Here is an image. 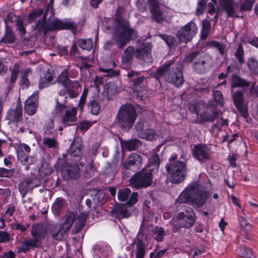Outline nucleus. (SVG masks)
Returning a JSON list of instances; mask_svg holds the SVG:
<instances>
[{"mask_svg":"<svg viewBox=\"0 0 258 258\" xmlns=\"http://www.w3.org/2000/svg\"><path fill=\"white\" fill-rule=\"evenodd\" d=\"M40 184V180L37 178L26 179L19 184V190L23 198L33 188L39 186Z\"/></svg>","mask_w":258,"mask_h":258,"instance_id":"15","label":"nucleus"},{"mask_svg":"<svg viewBox=\"0 0 258 258\" xmlns=\"http://www.w3.org/2000/svg\"><path fill=\"white\" fill-rule=\"evenodd\" d=\"M20 66L18 63H15L13 67L10 69L11 71V75L10 77V82L11 83H15L19 72Z\"/></svg>","mask_w":258,"mask_h":258,"instance_id":"47","label":"nucleus"},{"mask_svg":"<svg viewBox=\"0 0 258 258\" xmlns=\"http://www.w3.org/2000/svg\"><path fill=\"white\" fill-rule=\"evenodd\" d=\"M198 30L197 25L191 21L177 31L176 36L180 42L187 43L192 40L197 33Z\"/></svg>","mask_w":258,"mask_h":258,"instance_id":"10","label":"nucleus"},{"mask_svg":"<svg viewBox=\"0 0 258 258\" xmlns=\"http://www.w3.org/2000/svg\"><path fill=\"white\" fill-rule=\"evenodd\" d=\"M40 241L36 237H33L25 240L23 243V246L27 247V248L30 247H36L38 245V243Z\"/></svg>","mask_w":258,"mask_h":258,"instance_id":"50","label":"nucleus"},{"mask_svg":"<svg viewBox=\"0 0 258 258\" xmlns=\"http://www.w3.org/2000/svg\"><path fill=\"white\" fill-rule=\"evenodd\" d=\"M96 169L93 166V161L91 160L85 168V175L86 177H90L94 175Z\"/></svg>","mask_w":258,"mask_h":258,"instance_id":"49","label":"nucleus"},{"mask_svg":"<svg viewBox=\"0 0 258 258\" xmlns=\"http://www.w3.org/2000/svg\"><path fill=\"white\" fill-rule=\"evenodd\" d=\"M177 218L179 220H184V223L182 224L184 227L189 228L192 226L195 221V214L191 208H187L185 209V213L180 212Z\"/></svg>","mask_w":258,"mask_h":258,"instance_id":"17","label":"nucleus"},{"mask_svg":"<svg viewBox=\"0 0 258 258\" xmlns=\"http://www.w3.org/2000/svg\"><path fill=\"white\" fill-rule=\"evenodd\" d=\"M206 47L208 48L214 47L217 49L221 54H223L225 52L224 45H221L218 42L216 41H211L208 42L206 44Z\"/></svg>","mask_w":258,"mask_h":258,"instance_id":"45","label":"nucleus"},{"mask_svg":"<svg viewBox=\"0 0 258 258\" xmlns=\"http://www.w3.org/2000/svg\"><path fill=\"white\" fill-rule=\"evenodd\" d=\"M13 172L12 170H8L5 168H0V176L3 177H10L13 175Z\"/></svg>","mask_w":258,"mask_h":258,"instance_id":"62","label":"nucleus"},{"mask_svg":"<svg viewBox=\"0 0 258 258\" xmlns=\"http://www.w3.org/2000/svg\"><path fill=\"white\" fill-rule=\"evenodd\" d=\"M66 201L61 198H57L52 206V211L55 215H58L60 211L64 208Z\"/></svg>","mask_w":258,"mask_h":258,"instance_id":"33","label":"nucleus"},{"mask_svg":"<svg viewBox=\"0 0 258 258\" xmlns=\"http://www.w3.org/2000/svg\"><path fill=\"white\" fill-rule=\"evenodd\" d=\"M205 0H199L196 9V13L198 15L202 14L205 9Z\"/></svg>","mask_w":258,"mask_h":258,"instance_id":"55","label":"nucleus"},{"mask_svg":"<svg viewBox=\"0 0 258 258\" xmlns=\"http://www.w3.org/2000/svg\"><path fill=\"white\" fill-rule=\"evenodd\" d=\"M239 6L233 0H227V15L230 17H238L237 10Z\"/></svg>","mask_w":258,"mask_h":258,"instance_id":"29","label":"nucleus"},{"mask_svg":"<svg viewBox=\"0 0 258 258\" xmlns=\"http://www.w3.org/2000/svg\"><path fill=\"white\" fill-rule=\"evenodd\" d=\"M81 140L80 139H75L70 147V155L72 157L79 156L81 154Z\"/></svg>","mask_w":258,"mask_h":258,"instance_id":"27","label":"nucleus"},{"mask_svg":"<svg viewBox=\"0 0 258 258\" xmlns=\"http://www.w3.org/2000/svg\"><path fill=\"white\" fill-rule=\"evenodd\" d=\"M53 82V77L51 73L46 72L40 78L39 88L42 89L48 87Z\"/></svg>","mask_w":258,"mask_h":258,"instance_id":"31","label":"nucleus"},{"mask_svg":"<svg viewBox=\"0 0 258 258\" xmlns=\"http://www.w3.org/2000/svg\"><path fill=\"white\" fill-rule=\"evenodd\" d=\"M208 198V193L201 190L197 183L189 185L179 196L176 202L179 204L191 202L198 207L202 206Z\"/></svg>","mask_w":258,"mask_h":258,"instance_id":"3","label":"nucleus"},{"mask_svg":"<svg viewBox=\"0 0 258 258\" xmlns=\"http://www.w3.org/2000/svg\"><path fill=\"white\" fill-rule=\"evenodd\" d=\"M17 26L19 31L22 34H25L26 33V31L22 20L17 19Z\"/></svg>","mask_w":258,"mask_h":258,"instance_id":"63","label":"nucleus"},{"mask_svg":"<svg viewBox=\"0 0 258 258\" xmlns=\"http://www.w3.org/2000/svg\"><path fill=\"white\" fill-rule=\"evenodd\" d=\"M235 56L237 59L240 64L244 63V51L241 44H239L238 45L237 48L235 52Z\"/></svg>","mask_w":258,"mask_h":258,"instance_id":"48","label":"nucleus"},{"mask_svg":"<svg viewBox=\"0 0 258 258\" xmlns=\"http://www.w3.org/2000/svg\"><path fill=\"white\" fill-rule=\"evenodd\" d=\"M232 88H247L251 85V82L240 77L236 74H233L230 79Z\"/></svg>","mask_w":258,"mask_h":258,"instance_id":"22","label":"nucleus"},{"mask_svg":"<svg viewBox=\"0 0 258 258\" xmlns=\"http://www.w3.org/2000/svg\"><path fill=\"white\" fill-rule=\"evenodd\" d=\"M11 240L9 234L6 231H0V242H6Z\"/></svg>","mask_w":258,"mask_h":258,"instance_id":"59","label":"nucleus"},{"mask_svg":"<svg viewBox=\"0 0 258 258\" xmlns=\"http://www.w3.org/2000/svg\"><path fill=\"white\" fill-rule=\"evenodd\" d=\"M236 251V254L239 256L245 257L246 258H252L254 256L251 250L244 246L238 247Z\"/></svg>","mask_w":258,"mask_h":258,"instance_id":"39","label":"nucleus"},{"mask_svg":"<svg viewBox=\"0 0 258 258\" xmlns=\"http://www.w3.org/2000/svg\"><path fill=\"white\" fill-rule=\"evenodd\" d=\"M87 216L88 214L86 212L81 213L80 217L76 216L73 212L68 213L66 215L64 222L59 225L57 228H54L51 230L52 238L57 241L64 239L67 236L68 231L73 223L81 229L84 226Z\"/></svg>","mask_w":258,"mask_h":258,"instance_id":"1","label":"nucleus"},{"mask_svg":"<svg viewBox=\"0 0 258 258\" xmlns=\"http://www.w3.org/2000/svg\"><path fill=\"white\" fill-rule=\"evenodd\" d=\"M134 55H136L135 49L131 46L128 47L123 52L122 56V61L124 62L129 61L132 59Z\"/></svg>","mask_w":258,"mask_h":258,"instance_id":"41","label":"nucleus"},{"mask_svg":"<svg viewBox=\"0 0 258 258\" xmlns=\"http://www.w3.org/2000/svg\"><path fill=\"white\" fill-rule=\"evenodd\" d=\"M58 165L61 166V174L66 180L71 178L76 179L79 176V169L77 164H73L67 166L63 165L62 160L59 159Z\"/></svg>","mask_w":258,"mask_h":258,"instance_id":"11","label":"nucleus"},{"mask_svg":"<svg viewBox=\"0 0 258 258\" xmlns=\"http://www.w3.org/2000/svg\"><path fill=\"white\" fill-rule=\"evenodd\" d=\"M255 0H241L239 5L240 12L250 11L252 10Z\"/></svg>","mask_w":258,"mask_h":258,"instance_id":"34","label":"nucleus"},{"mask_svg":"<svg viewBox=\"0 0 258 258\" xmlns=\"http://www.w3.org/2000/svg\"><path fill=\"white\" fill-rule=\"evenodd\" d=\"M173 157L169 159V162L166 165V171L169 180L172 183H178L184 180L186 168L184 163L173 161Z\"/></svg>","mask_w":258,"mask_h":258,"instance_id":"6","label":"nucleus"},{"mask_svg":"<svg viewBox=\"0 0 258 258\" xmlns=\"http://www.w3.org/2000/svg\"><path fill=\"white\" fill-rule=\"evenodd\" d=\"M15 40V36L12 30L7 27L5 36L1 39V41L5 43H12Z\"/></svg>","mask_w":258,"mask_h":258,"instance_id":"37","label":"nucleus"},{"mask_svg":"<svg viewBox=\"0 0 258 258\" xmlns=\"http://www.w3.org/2000/svg\"><path fill=\"white\" fill-rule=\"evenodd\" d=\"M143 158L140 155L133 153L126 160L124 167L126 169L136 171L142 166Z\"/></svg>","mask_w":258,"mask_h":258,"instance_id":"16","label":"nucleus"},{"mask_svg":"<svg viewBox=\"0 0 258 258\" xmlns=\"http://www.w3.org/2000/svg\"><path fill=\"white\" fill-rule=\"evenodd\" d=\"M43 11L42 9H39L37 10L33 11L31 14H30L28 17V23H31L33 21L36 20L38 17H40Z\"/></svg>","mask_w":258,"mask_h":258,"instance_id":"51","label":"nucleus"},{"mask_svg":"<svg viewBox=\"0 0 258 258\" xmlns=\"http://www.w3.org/2000/svg\"><path fill=\"white\" fill-rule=\"evenodd\" d=\"M22 117V110L21 106L17 105L15 109L10 111L8 118L13 122H18L21 120Z\"/></svg>","mask_w":258,"mask_h":258,"instance_id":"30","label":"nucleus"},{"mask_svg":"<svg viewBox=\"0 0 258 258\" xmlns=\"http://www.w3.org/2000/svg\"><path fill=\"white\" fill-rule=\"evenodd\" d=\"M56 105L55 109L57 112L61 113L63 111L66 110V106L64 104L59 102V100L58 97L56 99Z\"/></svg>","mask_w":258,"mask_h":258,"instance_id":"57","label":"nucleus"},{"mask_svg":"<svg viewBox=\"0 0 258 258\" xmlns=\"http://www.w3.org/2000/svg\"><path fill=\"white\" fill-rule=\"evenodd\" d=\"M246 64L251 73L258 76V61L255 58H248Z\"/></svg>","mask_w":258,"mask_h":258,"instance_id":"35","label":"nucleus"},{"mask_svg":"<svg viewBox=\"0 0 258 258\" xmlns=\"http://www.w3.org/2000/svg\"><path fill=\"white\" fill-rule=\"evenodd\" d=\"M159 36L165 41L168 46H170L173 43L174 39L173 37L164 34L159 35Z\"/></svg>","mask_w":258,"mask_h":258,"instance_id":"58","label":"nucleus"},{"mask_svg":"<svg viewBox=\"0 0 258 258\" xmlns=\"http://www.w3.org/2000/svg\"><path fill=\"white\" fill-rule=\"evenodd\" d=\"M154 233L156 234L155 239L159 242L162 241L165 235L164 230L162 227H156Z\"/></svg>","mask_w":258,"mask_h":258,"instance_id":"52","label":"nucleus"},{"mask_svg":"<svg viewBox=\"0 0 258 258\" xmlns=\"http://www.w3.org/2000/svg\"><path fill=\"white\" fill-rule=\"evenodd\" d=\"M58 85V94L60 96H64L67 93L72 98L78 95V89L79 84L78 82L72 81L69 78L68 72L64 70L57 79Z\"/></svg>","mask_w":258,"mask_h":258,"instance_id":"5","label":"nucleus"},{"mask_svg":"<svg viewBox=\"0 0 258 258\" xmlns=\"http://www.w3.org/2000/svg\"><path fill=\"white\" fill-rule=\"evenodd\" d=\"M38 92L35 91L26 101L25 111L30 115H33L36 111L38 105Z\"/></svg>","mask_w":258,"mask_h":258,"instance_id":"18","label":"nucleus"},{"mask_svg":"<svg viewBox=\"0 0 258 258\" xmlns=\"http://www.w3.org/2000/svg\"><path fill=\"white\" fill-rule=\"evenodd\" d=\"M74 23L70 20H60L54 19L48 24H45L44 20L40 19L36 24L35 29L43 30L44 32L48 31H54L62 29H71L74 27Z\"/></svg>","mask_w":258,"mask_h":258,"instance_id":"8","label":"nucleus"},{"mask_svg":"<svg viewBox=\"0 0 258 258\" xmlns=\"http://www.w3.org/2000/svg\"><path fill=\"white\" fill-rule=\"evenodd\" d=\"M31 233L33 237H36L41 241L44 237L46 229L43 225L37 224L33 225Z\"/></svg>","mask_w":258,"mask_h":258,"instance_id":"26","label":"nucleus"},{"mask_svg":"<svg viewBox=\"0 0 258 258\" xmlns=\"http://www.w3.org/2000/svg\"><path fill=\"white\" fill-rule=\"evenodd\" d=\"M78 44L81 48L87 50H90L93 47V42L91 39L79 40Z\"/></svg>","mask_w":258,"mask_h":258,"instance_id":"43","label":"nucleus"},{"mask_svg":"<svg viewBox=\"0 0 258 258\" xmlns=\"http://www.w3.org/2000/svg\"><path fill=\"white\" fill-rule=\"evenodd\" d=\"M238 158L239 155L236 153H232L231 154L229 155L228 159L229 162L230 166H231L233 168L236 167V161Z\"/></svg>","mask_w":258,"mask_h":258,"instance_id":"54","label":"nucleus"},{"mask_svg":"<svg viewBox=\"0 0 258 258\" xmlns=\"http://www.w3.org/2000/svg\"><path fill=\"white\" fill-rule=\"evenodd\" d=\"M151 44L150 43H143L138 47L136 51V56L139 59L148 61L150 59Z\"/></svg>","mask_w":258,"mask_h":258,"instance_id":"19","label":"nucleus"},{"mask_svg":"<svg viewBox=\"0 0 258 258\" xmlns=\"http://www.w3.org/2000/svg\"><path fill=\"white\" fill-rule=\"evenodd\" d=\"M43 145L47 148H55L57 145V142L54 138L44 137L42 140Z\"/></svg>","mask_w":258,"mask_h":258,"instance_id":"44","label":"nucleus"},{"mask_svg":"<svg viewBox=\"0 0 258 258\" xmlns=\"http://www.w3.org/2000/svg\"><path fill=\"white\" fill-rule=\"evenodd\" d=\"M18 160L24 165L26 166V169L28 170V166L35 163L37 158L36 156H27L21 151H18Z\"/></svg>","mask_w":258,"mask_h":258,"instance_id":"24","label":"nucleus"},{"mask_svg":"<svg viewBox=\"0 0 258 258\" xmlns=\"http://www.w3.org/2000/svg\"><path fill=\"white\" fill-rule=\"evenodd\" d=\"M112 215L118 219L127 218L130 216V213L127 210L125 205H118L111 212Z\"/></svg>","mask_w":258,"mask_h":258,"instance_id":"25","label":"nucleus"},{"mask_svg":"<svg viewBox=\"0 0 258 258\" xmlns=\"http://www.w3.org/2000/svg\"><path fill=\"white\" fill-rule=\"evenodd\" d=\"M192 153L194 157L201 162H205L210 159V149L205 145H196L192 151Z\"/></svg>","mask_w":258,"mask_h":258,"instance_id":"14","label":"nucleus"},{"mask_svg":"<svg viewBox=\"0 0 258 258\" xmlns=\"http://www.w3.org/2000/svg\"><path fill=\"white\" fill-rule=\"evenodd\" d=\"M117 197L119 201L126 202V205L131 206L135 204L138 201V194L137 192H133L128 188L119 189L117 193Z\"/></svg>","mask_w":258,"mask_h":258,"instance_id":"12","label":"nucleus"},{"mask_svg":"<svg viewBox=\"0 0 258 258\" xmlns=\"http://www.w3.org/2000/svg\"><path fill=\"white\" fill-rule=\"evenodd\" d=\"M32 76V72L30 69H26L21 72V82L23 85L28 87L30 84L29 78Z\"/></svg>","mask_w":258,"mask_h":258,"instance_id":"40","label":"nucleus"},{"mask_svg":"<svg viewBox=\"0 0 258 258\" xmlns=\"http://www.w3.org/2000/svg\"><path fill=\"white\" fill-rule=\"evenodd\" d=\"M99 70L101 72L106 73L107 75L109 76H117L119 74L118 71H114L111 69H104L100 68Z\"/></svg>","mask_w":258,"mask_h":258,"instance_id":"61","label":"nucleus"},{"mask_svg":"<svg viewBox=\"0 0 258 258\" xmlns=\"http://www.w3.org/2000/svg\"><path fill=\"white\" fill-rule=\"evenodd\" d=\"M93 248L95 253L102 257H105L111 252L109 245L103 242L97 243L93 246Z\"/></svg>","mask_w":258,"mask_h":258,"instance_id":"23","label":"nucleus"},{"mask_svg":"<svg viewBox=\"0 0 258 258\" xmlns=\"http://www.w3.org/2000/svg\"><path fill=\"white\" fill-rule=\"evenodd\" d=\"M214 98L215 101L219 104H221L222 103V93L219 91H216L214 92L213 93Z\"/></svg>","mask_w":258,"mask_h":258,"instance_id":"64","label":"nucleus"},{"mask_svg":"<svg viewBox=\"0 0 258 258\" xmlns=\"http://www.w3.org/2000/svg\"><path fill=\"white\" fill-rule=\"evenodd\" d=\"M200 118L203 121H212L214 120V118L216 117V115H214L213 116H211L209 115L206 112H204L203 113L200 115Z\"/></svg>","mask_w":258,"mask_h":258,"instance_id":"60","label":"nucleus"},{"mask_svg":"<svg viewBox=\"0 0 258 258\" xmlns=\"http://www.w3.org/2000/svg\"><path fill=\"white\" fill-rule=\"evenodd\" d=\"M91 107V112L93 114L97 115L99 113L100 109V107L98 103L94 100H91L89 103Z\"/></svg>","mask_w":258,"mask_h":258,"instance_id":"53","label":"nucleus"},{"mask_svg":"<svg viewBox=\"0 0 258 258\" xmlns=\"http://www.w3.org/2000/svg\"><path fill=\"white\" fill-rule=\"evenodd\" d=\"M152 171H149L145 168L141 172L133 176L130 181L132 185L136 188L146 187L152 183Z\"/></svg>","mask_w":258,"mask_h":258,"instance_id":"9","label":"nucleus"},{"mask_svg":"<svg viewBox=\"0 0 258 258\" xmlns=\"http://www.w3.org/2000/svg\"><path fill=\"white\" fill-rule=\"evenodd\" d=\"M136 258H144L146 251V246L145 244L140 239L136 242Z\"/></svg>","mask_w":258,"mask_h":258,"instance_id":"36","label":"nucleus"},{"mask_svg":"<svg viewBox=\"0 0 258 258\" xmlns=\"http://www.w3.org/2000/svg\"><path fill=\"white\" fill-rule=\"evenodd\" d=\"M141 143L139 140L134 139L124 142L123 146L130 151L136 150L140 145Z\"/></svg>","mask_w":258,"mask_h":258,"instance_id":"42","label":"nucleus"},{"mask_svg":"<svg viewBox=\"0 0 258 258\" xmlns=\"http://www.w3.org/2000/svg\"><path fill=\"white\" fill-rule=\"evenodd\" d=\"M116 118L119 126L124 131H128L136 119V109L130 104L123 105L120 108Z\"/></svg>","mask_w":258,"mask_h":258,"instance_id":"7","label":"nucleus"},{"mask_svg":"<svg viewBox=\"0 0 258 258\" xmlns=\"http://www.w3.org/2000/svg\"><path fill=\"white\" fill-rule=\"evenodd\" d=\"M77 109L73 107L66 110L61 116V122L65 126L72 125L77 121Z\"/></svg>","mask_w":258,"mask_h":258,"instance_id":"20","label":"nucleus"},{"mask_svg":"<svg viewBox=\"0 0 258 258\" xmlns=\"http://www.w3.org/2000/svg\"><path fill=\"white\" fill-rule=\"evenodd\" d=\"M160 164V160L158 155L153 154L152 157L149 159L148 165L145 167L149 171L154 172L158 170Z\"/></svg>","mask_w":258,"mask_h":258,"instance_id":"28","label":"nucleus"},{"mask_svg":"<svg viewBox=\"0 0 258 258\" xmlns=\"http://www.w3.org/2000/svg\"><path fill=\"white\" fill-rule=\"evenodd\" d=\"M139 137L147 141H152L157 139L158 136L154 130L148 128L144 130L143 132H140Z\"/></svg>","mask_w":258,"mask_h":258,"instance_id":"32","label":"nucleus"},{"mask_svg":"<svg viewBox=\"0 0 258 258\" xmlns=\"http://www.w3.org/2000/svg\"><path fill=\"white\" fill-rule=\"evenodd\" d=\"M134 93L139 100H143L148 96V91L145 88H141L140 90L137 89V86L135 87Z\"/></svg>","mask_w":258,"mask_h":258,"instance_id":"46","label":"nucleus"},{"mask_svg":"<svg viewBox=\"0 0 258 258\" xmlns=\"http://www.w3.org/2000/svg\"><path fill=\"white\" fill-rule=\"evenodd\" d=\"M151 7L150 11L152 14L153 19L157 22H160L163 19L164 15L159 7L156 0H148Z\"/></svg>","mask_w":258,"mask_h":258,"instance_id":"21","label":"nucleus"},{"mask_svg":"<svg viewBox=\"0 0 258 258\" xmlns=\"http://www.w3.org/2000/svg\"><path fill=\"white\" fill-rule=\"evenodd\" d=\"M93 124V123L89 121H83L80 122L79 126L78 127L82 131L86 132L87 131L90 126Z\"/></svg>","mask_w":258,"mask_h":258,"instance_id":"56","label":"nucleus"},{"mask_svg":"<svg viewBox=\"0 0 258 258\" xmlns=\"http://www.w3.org/2000/svg\"><path fill=\"white\" fill-rule=\"evenodd\" d=\"M232 96L234 103L237 109L240 113L241 116L243 118H246L248 116V114L247 107L243 102L244 98L243 92L241 91H237L233 94Z\"/></svg>","mask_w":258,"mask_h":258,"instance_id":"13","label":"nucleus"},{"mask_svg":"<svg viewBox=\"0 0 258 258\" xmlns=\"http://www.w3.org/2000/svg\"><path fill=\"white\" fill-rule=\"evenodd\" d=\"M171 63L166 64L158 69L154 76L157 80L164 78L166 81L173 84L176 87H180L184 82L180 66L173 68L171 70Z\"/></svg>","mask_w":258,"mask_h":258,"instance_id":"4","label":"nucleus"},{"mask_svg":"<svg viewBox=\"0 0 258 258\" xmlns=\"http://www.w3.org/2000/svg\"><path fill=\"white\" fill-rule=\"evenodd\" d=\"M137 32L130 28L128 22L122 19L119 16V10L116 12V27L112 35V40L119 48L124 46L127 42L136 38Z\"/></svg>","mask_w":258,"mask_h":258,"instance_id":"2","label":"nucleus"},{"mask_svg":"<svg viewBox=\"0 0 258 258\" xmlns=\"http://www.w3.org/2000/svg\"><path fill=\"white\" fill-rule=\"evenodd\" d=\"M211 29V23L207 19H205L202 22V27L201 32V38L205 39L209 34Z\"/></svg>","mask_w":258,"mask_h":258,"instance_id":"38","label":"nucleus"}]
</instances>
